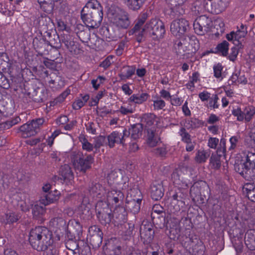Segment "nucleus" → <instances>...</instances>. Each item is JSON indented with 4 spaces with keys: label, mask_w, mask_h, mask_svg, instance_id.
Returning a JSON list of instances; mask_svg holds the SVG:
<instances>
[{
    "label": "nucleus",
    "mask_w": 255,
    "mask_h": 255,
    "mask_svg": "<svg viewBox=\"0 0 255 255\" xmlns=\"http://www.w3.org/2000/svg\"><path fill=\"white\" fill-rule=\"evenodd\" d=\"M29 241L34 249L43 251V255H58V250L52 246V234L46 227L39 226L32 229Z\"/></svg>",
    "instance_id": "nucleus-1"
},
{
    "label": "nucleus",
    "mask_w": 255,
    "mask_h": 255,
    "mask_svg": "<svg viewBox=\"0 0 255 255\" xmlns=\"http://www.w3.org/2000/svg\"><path fill=\"white\" fill-rule=\"evenodd\" d=\"M102 7L97 0L89 1L81 11V18L84 23L92 28H98L103 19Z\"/></svg>",
    "instance_id": "nucleus-2"
},
{
    "label": "nucleus",
    "mask_w": 255,
    "mask_h": 255,
    "mask_svg": "<svg viewBox=\"0 0 255 255\" xmlns=\"http://www.w3.org/2000/svg\"><path fill=\"white\" fill-rule=\"evenodd\" d=\"M71 159L74 167L83 172L91 168L94 161L93 156L87 155L84 157L81 151H73L71 154Z\"/></svg>",
    "instance_id": "nucleus-3"
},
{
    "label": "nucleus",
    "mask_w": 255,
    "mask_h": 255,
    "mask_svg": "<svg viewBox=\"0 0 255 255\" xmlns=\"http://www.w3.org/2000/svg\"><path fill=\"white\" fill-rule=\"evenodd\" d=\"M143 32H148L153 35V38H161L163 36L165 30L162 21L157 18H153L148 21L142 29Z\"/></svg>",
    "instance_id": "nucleus-4"
},
{
    "label": "nucleus",
    "mask_w": 255,
    "mask_h": 255,
    "mask_svg": "<svg viewBox=\"0 0 255 255\" xmlns=\"http://www.w3.org/2000/svg\"><path fill=\"white\" fill-rule=\"evenodd\" d=\"M44 122V119L39 118L23 125L19 128L20 135L23 138L35 135L38 132Z\"/></svg>",
    "instance_id": "nucleus-5"
},
{
    "label": "nucleus",
    "mask_w": 255,
    "mask_h": 255,
    "mask_svg": "<svg viewBox=\"0 0 255 255\" xmlns=\"http://www.w3.org/2000/svg\"><path fill=\"white\" fill-rule=\"evenodd\" d=\"M210 18L203 15L198 17L194 22L195 32L198 35H203L207 33L211 26Z\"/></svg>",
    "instance_id": "nucleus-6"
},
{
    "label": "nucleus",
    "mask_w": 255,
    "mask_h": 255,
    "mask_svg": "<svg viewBox=\"0 0 255 255\" xmlns=\"http://www.w3.org/2000/svg\"><path fill=\"white\" fill-rule=\"evenodd\" d=\"M180 219L176 218H171L168 221L169 227V238L179 242L183 241L182 238L180 234L181 227L180 225Z\"/></svg>",
    "instance_id": "nucleus-7"
},
{
    "label": "nucleus",
    "mask_w": 255,
    "mask_h": 255,
    "mask_svg": "<svg viewBox=\"0 0 255 255\" xmlns=\"http://www.w3.org/2000/svg\"><path fill=\"white\" fill-rule=\"evenodd\" d=\"M189 28V22L184 18H179L172 21L170 25L171 33L177 37L183 35Z\"/></svg>",
    "instance_id": "nucleus-8"
},
{
    "label": "nucleus",
    "mask_w": 255,
    "mask_h": 255,
    "mask_svg": "<svg viewBox=\"0 0 255 255\" xmlns=\"http://www.w3.org/2000/svg\"><path fill=\"white\" fill-rule=\"evenodd\" d=\"M129 132L124 129L122 132L114 131L107 136L109 146L112 148L115 143L124 145L126 138L128 137Z\"/></svg>",
    "instance_id": "nucleus-9"
},
{
    "label": "nucleus",
    "mask_w": 255,
    "mask_h": 255,
    "mask_svg": "<svg viewBox=\"0 0 255 255\" xmlns=\"http://www.w3.org/2000/svg\"><path fill=\"white\" fill-rule=\"evenodd\" d=\"M232 114L237 117V120L239 121H243L245 120L246 122H249L255 114V108L253 106H248L243 111L241 109L237 108L232 111Z\"/></svg>",
    "instance_id": "nucleus-10"
},
{
    "label": "nucleus",
    "mask_w": 255,
    "mask_h": 255,
    "mask_svg": "<svg viewBox=\"0 0 255 255\" xmlns=\"http://www.w3.org/2000/svg\"><path fill=\"white\" fill-rule=\"evenodd\" d=\"M255 163V153L252 152H249L246 157V161L241 163L239 165V172L244 177H246L247 171L252 170L253 173H255V168L253 167V164Z\"/></svg>",
    "instance_id": "nucleus-11"
},
{
    "label": "nucleus",
    "mask_w": 255,
    "mask_h": 255,
    "mask_svg": "<svg viewBox=\"0 0 255 255\" xmlns=\"http://www.w3.org/2000/svg\"><path fill=\"white\" fill-rule=\"evenodd\" d=\"M147 145L150 147H154L160 141L159 130L157 127H152L144 129Z\"/></svg>",
    "instance_id": "nucleus-12"
},
{
    "label": "nucleus",
    "mask_w": 255,
    "mask_h": 255,
    "mask_svg": "<svg viewBox=\"0 0 255 255\" xmlns=\"http://www.w3.org/2000/svg\"><path fill=\"white\" fill-rule=\"evenodd\" d=\"M188 40L186 37H182L177 40L174 45V49L176 54L179 56L190 57L188 48Z\"/></svg>",
    "instance_id": "nucleus-13"
},
{
    "label": "nucleus",
    "mask_w": 255,
    "mask_h": 255,
    "mask_svg": "<svg viewBox=\"0 0 255 255\" xmlns=\"http://www.w3.org/2000/svg\"><path fill=\"white\" fill-rule=\"evenodd\" d=\"M210 7L208 12L219 14L224 11L228 6L230 0H207Z\"/></svg>",
    "instance_id": "nucleus-14"
},
{
    "label": "nucleus",
    "mask_w": 255,
    "mask_h": 255,
    "mask_svg": "<svg viewBox=\"0 0 255 255\" xmlns=\"http://www.w3.org/2000/svg\"><path fill=\"white\" fill-rule=\"evenodd\" d=\"M112 23L119 28L126 29L130 25L128 14L125 11H121L116 14L112 19Z\"/></svg>",
    "instance_id": "nucleus-15"
},
{
    "label": "nucleus",
    "mask_w": 255,
    "mask_h": 255,
    "mask_svg": "<svg viewBox=\"0 0 255 255\" xmlns=\"http://www.w3.org/2000/svg\"><path fill=\"white\" fill-rule=\"evenodd\" d=\"M210 7L207 0H197L195 1L191 7V12L195 15L203 13L205 11H208Z\"/></svg>",
    "instance_id": "nucleus-16"
},
{
    "label": "nucleus",
    "mask_w": 255,
    "mask_h": 255,
    "mask_svg": "<svg viewBox=\"0 0 255 255\" xmlns=\"http://www.w3.org/2000/svg\"><path fill=\"white\" fill-rule=\"evenodd\" d=\"M159 119L153 114L148 113L143 115L141 118L142 126L144 127V129L152 127H157L156 124Z\"/></svg>",
    "instance_id": "nucleus-17"
},
{
    "label": "nucleus",
    "mask_w": 255,
    "mask_h": 255,
    "mask_svg": "<svg viewBox=\"0 0 255 255\" xmlns=\"http://www.w3.org/2000/svg\"><path fill=\"white\" fill-rule=\"evenodd\" d=\"M60 192L55 190L47 194L43 195L40 198V203L44 206L54 203L59 200L60 197Z\"/></svg>",
    "instance_id": "nucleus-18"
},
{
    "label": "nucleus",
    "mask_w": 255,
    "mask_h": 255,
    "mask_svg": "<svg viewBox=\"0 0 255 255\" xmlns=\"http://www.w3.org/2000/svg\"><path fill=\"white\" fill-rule=\"evenodd\" d=\"M151 197L153 200H158L163 196V188L160 183H153L150 188Z\"/></svg>",
    "instance_id": "nucleus-19"
},
{
    "label": "nucleus",
    "mask_w": 255,
    "mask_h": 255,
    "mask_svg": "<svg viewBox=\"0 0 255 255\" xmlns=\"http://www.w3.org/2000/svg\"><path fill=\"white\" fill-rule=\"evenodd\" d=\"M20 218L19 215L14 212H7L0 216V223L10 224L17 222Z\"/></svg>",
    "instance_id": "nucleus-20"
},
{
    "label": "nucleus",
    "mask_w": 255,
    "mask_h": 255,
    "mask_svg": "<svg viewBox=\"0 0 255 255\" xmlns=\"http://www.w3.org/2000/svg\"><path fill=\"white\" fill-rule=\"evenodd\" d=\"M123 196L121 191L112 190L107 194V201L108 204H116L123 199Z\"/></svg>",
    "instance_id": "nucleus-21"
},
{
    "label": "nucleus",
    "mask_w": 255,
    "mask_h": 255,
    "mask_svg": "<svg viewBox=\"0 0 255 255\" xmlns=\"http://www.w3.org/2000/svg\"><path fill=\"white\" fill-rule=\"evenodd\" d=\"M241 27H243V30H238L236 32H231L226 36L227 39L229 41H236L239 43L240 40L244 38L247 33L246 27L243 24H241Z\"/></svg>",
    "instance_id": "nucleus-22"
},
{
    "label": "nucleus",
    "mask_w": 255,
    "mask_h": 255,
    "mask_svg": "<svg viewBox=\"0 0 255 255\" xmlns=\"http://www.w3.org/2000/svg\"><path fill=\"white\" fill-rule=\"evenodd\" d=\"M245 242L249 249L255 250V230H249L247 232Z\"/></svg>",
    "instance_id": "nucleus-23"
},
{
    "label": "nucleus",
    "mask_w": 255,
    "mask_h": 255,
    "mask_svg": "<svg viewBox=\"0 0 255 255\" xmlns=\"http://www.w3.org/2000/svg\"><path fill=\"white\" fill-rule=\"evenodd\" d=\"M135 69L133 66H126L121 69L119 76L122 80L129 79L135 73Z\"/></svg>",
    "instance_id": "nucleus-24"
},
{
    "label": "nucleus",
    "mask_w": 255,
    "mask_h": 255,
    "mask_svg": "<svg viewBox=\"0 0 255 255\" xmlns=\"http://www.w3.org/2000/svg\"><path fill=\"white\" fill-rule=\"evenodd\" d=\"M188 40V48L190 56L194 54L199 49V42L195 36L186 37Z\"/></svg>",
    "instance_id": "nucleus-25"
},
{
    "label": "nucleus",
    "mask_w": 255,
    "mask_h": 255,
    "mask_svg": "<svg viewBox=\"0 0 255 255\" xmlns=\"http://www.w3.org/2000/svg\"><path fill=\"white\" fill-rule=\"evenodd\" d=\"M59 174L65 181L72 180L74 178V175L71 168L68 164H65L61 167Z\"/></svg>",
    "instance_id": "nucleus-26"
},
{
    "label": "nucleus",
    "mask_w": 255,
    "mask_h": 255,
    "mask_svg": "<svg viewBox=\"0 0 255 255\" xmlns=\"http://www.w3.org/2000/svg\"><path fill=\"white\" fill-rule=\"evenodd\" d=\"M104 189L99 183H92L89 187V191L94 197H97L98 198H102V195L104 193Z\"/></svg>",
    "instance_id": "nucleus-27"
},
{
    "label": "nucleus",
    "mask_w": 255,
    "mask_h": 255,
    "mask_svg": "<svg viewBox=\"0 0 255 255\" xmlns=\"http://www.w3.org/2000/svg\"><path fill=\"white\" fill-rule=\"evenodd\" d=\"M149 95L146 93H137L132 95L128 101L137 104H141L146 101Z\"/></svg>",
    "instance_id": "nucleus-28"
},
{
    "label": "nucleus",
    "mask_w": 255,
    "mask_h": 255,
    "mask_svg": "<svg viewBox=\"0 0 255 255\" xmlns=\"http://www.w3.org/2000/svg\"><path fill=\"white\" fill-rule=\"evenodd\" d=\"M174 183L177 185L187 186V183L182 176V172L179 170L174 171L171 176Z\"/></svg>",
    "instance_id": "nucleus-29"
},
{
    "label": "nucleus",
    "mask_w": 255,
    "mask_h": 255,
    "mask_svg": "<svg viewBox=\"0 0 255 255\" xmlns=\"http://www.w3.org/2000/svg\"><path fill=\"white\" fill-rule=\"evenodd\" d=\"M124 3L130 9H139L146 0H123Z\"/></svg>",
    "instance_id": "nucleus-30"
},
{
    "label": "nucleus",
    "mask_w": 255,
    "mask_h": 255,
    "mask_svg": "<svg viewBox=\"0 0 255 255\" xmlns=\"http://www.w3.org/2000/svg\"><path fill=\"white\" fill-rule=\"evenodd\" d=\"M40 6L43 10L47 13H49L52 11L54 6L55 0H37Z\"/></svg>",
    "instance_id": "nucleus-31"
},
{
    "label": "nucleus",
    "mask_w": 255,
    "mask_h": 255,
    "mask_svg": "<svg viewBox=\"0 0 255 255\" xmlns=\"http://www.w3.org/2000/svg\"><path fill=\"white\" fill-rule=\"evenodd\" d=\"M142 126L141 124H136L133 125L130 131H128L129 134H131V136L132 138L136 139L141 136L142 131Z\"/></svg>",
    "instance_id": "nucleus-32"
},
{
    "label": "nucleus",
    "mask_w": 255,
    "mask_h": 255,
    "mask_svg": "<svg viewBox=\"0 0 255 255\" xmlns=\"http://www.w3.org/2000/svg\"><path fill=\"white\" fill-rule=\"evenodd\" d=\"M98 217L103 224H109L112 218V215L110 212L107 211H98Z\"/></svg>",
    "instance_id": "nucleus-33"
},
{
    "label": "nucleus",
    "mask_w": 255,
    "mask_h": 255,
    "mask_svg": "<svg viewBox=\"0 0 255 255\" xmlns=\"http://www.w3.org/2000/svg\"><path fill=\"white\" fill-rule=\"evenodd\" d=\"M79 141L82 144V149L88 152L92 151L94 149V145L88 141L84 135L79 136Z\"/></svg>",
    "instance_id": "nucleus-34"
},
{
    "label": "nucleus",
    "mask_w": 255,
    "mask_h": 255,
    "mask_svg": "<svg viewBox=\"0 0 255 255\" xmlns=\"http://www.w3.org/2000/svg\"><path fill=\"white\" fill-rule=\"evenodd\" d=\"M209 156V154L205 150H198L195 157V161L199 163H204L205 162Z\"/></svg>",
    "instance_id": "nucleus-35"
},
{
    "label": "nucleus",
    "mask_w": 255,
    "mask_h": 255,
    "mask_svg": "<svg viewBox=\"0 0 255 255\" xmlns=\"http://www.w3.org/2000/svg\"><path fill=\"white\" fill-rule=\"evenodd\" d=\"M140 235L142 238L146 239V242H149L153 238L154 231L151 228H145L143 230L141 228Z\"/></svg>",
    "instance_id": "nucleus-36"
},
{
    "label": "nucleus",
    "mask_w": 255,
    "mask_h": 255,
    "mask_svg": "<svg viewBox=\"0 0 255 255\" xmlns=\"http://www.w3.org/2000/svg\"><path fill=\"white\" fill-rule=\"evenodd\" d=\"M193 254L194 255H203L204 253L205 246L201 241H198L193 247Z\"/></svg>",
    "instance_id": "nucleus-37"
},
{
    "label": "nucleus",
    "mask_w": 255,
    "mask_h": 255,
    "mask_svg": "<svg viewBox=\"0 0 255 255\" xmlns=\"http://www.w3.org/2000/svg\"><path fill=\"white\" fill-rule=\"evenodd\" d=\"M184 127L187 129H193L200 126V121L196 119H188L185 120Z\"/></svg>",
    "instance_id": "nucleus-38"
},
{
    "label": "nucleus",
    "mask_w": 255,
    "mask_h": 255,
    "mask_svg": "<svg viewBox=\"0 0 255 255\" xmlns=\"http://www.w3.org/2000/svg\"><path fill=\"white\" fill-rule=\"evenodd\" d=\"M65 224V221L62 218H54L52 219L49 222L50 226L55 229H60Z\"/></svg>",
    "instance_id": "nucleus-39"
},
{
    "label": "nucleus",
    "mask_w": 255,
    "mask_h": 255,
    "mask_svg": "<svg viewBox=\"0 0 255 255\" xmlns=\"http://www.w3.org/2000/svg\"><path fill=\"white\" fill-rule=\"evenodd\" d=\"M141 202L140 199H133L128 203V207L134 213H137L140 210Z\"/></svg>",
    "instance_id": "nucleus-40"
},
{
    "label": "nucleus",
    "mask_w": 255,
    "mask_h": 255,
    "mask_svg": "<svg viewBox=\"0 0 255 255\" xmlns=\"http://www.w3.org/2000/svg\"><path fill=\"white\" fill-rule=\"evenodd\" d=\"M221 157L219 155L212 154L210 159V163L212 168L219 169L221 165Z\"/></svg>",
    "instance_id": "nucleus-41"
},
{
    "label": "nucleus",
    "mask_w": 255,
    "mask_h": 255,
    "mask_svg": "<svg viewBox=\"0 0 255 255\" xmlns=\"http://www.w3.org/2000/svg\"><path fill=\"white\" fill-rule=\"evenodd\" d=\"M165 106V101L160 97H157L153 100V107L154 110H162Z\"/></svg>",
    "instance_id": "nucleus-42"
},
{
    "label": "nucleus",
    "mask_w": 255,
    "mask_h": 255,
    "mask_svg": "<svg viewBox=\"0 0 255 255\" xmlns=\"http://www.w3.org/2000/svg\"><path fill=\"white\" fill-rule=\"evenodd\" d=\"M216 48L219 52L222 53L223 56H227L229 50V43L226 41H224L219 44Z\"/></svg>",
    "instance_id": "nucleus-43"
},
{
    "label": "nucleus",
    "mask_w": 255,
    "mask_h": 255,
    "mask_svg": "<svg viewBox=\"0 0 255 255\" xmlns=\"http://www.w3.org/2000/svg\"><path fill=\"white\" fill-rule=\"evenodd\" d=\"M125 228L127 230L123 231L122 235L124 237L125 240H127L132 236L134 226L131 224L128 223L125 225Z\"/></svg>",
    "instance_id": "nucleus-44"
},
{
    "label": "nucleus",
    "mask_w": 255,
    "mask_h": 255,
    "mask_svg": "<svg viewBox=\"0 0 255 255\" xmlns=\"http://www.w3.org/2000/svg\"><path fill=\"white\" fill-rule=\"evenodd\" d=\"M166 1L172 5H175V6H181V9L179 11V13L180 14L184 13L185 6H184V5L187 0H166Z\"/></svg>",
    "instance_id": "nucleus-45"
},
{
    "label": "nucleus",
    "mask_w": 255,
    "mask_h": 255,
    "mask_svg": "<svg viewBox=\"0 0 255 255\" xmlns=\"http://www.w3.org/2000/svg\"><path fill=\"white\" fill-rule=\"evenodd\" d=\"M148 15V14L146 12L142 13L140 14V15L139 17L138 21L137 23L135 25L133 30L134 32H136V31H137L140 27L142 25V24L144 23L145 20L147 19Z\"/></svg>",
    "instance_id": "nucleus-46"
},
{
    "label": "nucleus",
    "mask_w": 255,
    "mask_h": 255,
    "mask_svg": "<svg viewBox=\"0 0 255 255\" xmlns=\"http://www.w3.org/2000/svg\"><path fill=\"white\" fill-rule=\"evenodd\" d=\"M223 67L221 64L218 63L213 67L214 75L217 78L222 80L223 78L222 71Z\"/></svg>",
    "instance_id": "nucleus-47"
},
{
    "label": "nucleus",
    "mask_w": 255,
    "mask_h": 255,
    "mask_svg": "<svg viewBox=\"0 0 255 255\" xmlns=\"http://www.w3.org/2000/svg\"><path fill=\"white\" fill-rule=\"evenodd\" d=\"M226 151V140L225 139L222 138L220 140V145L217 148L216 155H219L220 157L225 156Z\"/></svg>",
    "instance_id": "nucleus-48"
},
{
    "label": "nucleus",
    "mask_w": 255,
    "mask_h": 255,
    "mask_svg": "<svg viewBox=\"0 0 255 255\" xmlns=\"http://www.w3.org/2000/svg\"><path fill=\"white\" fill-rule=\"evenodd\" d=\"M209 101L208 104V107L213 109H218L219 104L218 103L219 98L217 95H213L209 99Z\"/></svg>",
    "instance_id": "nucleus-49"
},
{
    "label": "nucleus",
    "mask_w": 255,
    "mask_h": 255,
    "mask_svg": "<svg viewBox=\"0 0 255 255\" xmlns=\"http://www.w3.org/2000/svg\"><path fill=\"white\" fill-rule=\"evenodd\" d=\"M45 212L44 208L38 205H35L32 209V213L34 217L37 218L40 215H43Z\"/></svg>",
    "instance_id": "nucleus-50"
},
{
    "label": "nucleus",
    "mask_w": 255,
    "mask_h": 255,
    "mask_svg": "<svg viewBox=\"0 0 255 255\" xmlns=\"http://www.w3.org/2000/svg\"><path fill=\"white\" fill-rule=\"evenodd\" d=\"M105 77L101 76H99L96 79H93L91 81V84L93 87L95 89L97 90L100 87V85L103 84L105 81Z\"/></svg>",
    "instance_id": "nucleus-51"
},
{
    "label": "nucleus",
    "mask_w": 255,
    "mask_h": 255,
    "mask_svg": "<svg viewBox=\"0 0 255 255\" xmlns=\"http://www.w3.org/2000/svg\"><path fill=\"white\" fill-rule=\"evenodd\" d=\"M134 111V109L130 105L121 106L119 110V112L124 115L132 114Z\"/></svg>",
    "instance_id": "nucleus-52"
},
{
    "label": "nucleus",
    "mask_w": 255,
    "mask_h": 255,
    "mask_svg": "<svg viewBox=\"0 0 255 255\" xmlns=\"http://www.w3.org/2000/svg\"><path fill=\"white\" fill-rule=\"evenodd\" d=\"M114 56L113 55L108 56L107 58L100 64V66L105 69L108 68L114 62Z\"/></svg>",
    "instance_id": "nucleus-53"
},
{
    "label": "nucleus",
    "mask_w": 255,
    "mask_h": 255,
    "mask_svg": "<svg viewBox=\"0 0 255 255\" xmlns=\"http://www.w3.org/2000/svg\"><path fill=\"white\" fill-rule=\"evenodd\" d=\"M179 133L182 137V140L184 142H187L191 140L190 135L187 132H186V129L184 128H182Z\"/></svg>",
    "instance_id": "nucleus-54"
},
{
    "label": "nucleus",
    "mask_w": 255,
    "mask_h": 255,
    "mask_svg": "<svg viewBox=\"0 0 255 255\" xmlns=\"http://www.w3.org/2000/svg\"><path fill=\"white\" fill-rule=\"evenodd\" d=\"M219 143V139L216 137H210L208 141V146L213 149H215Z\"/></svg>",
    "instance_id": "nucleus-55"
},
{
    "label": "nucleus",
    "mask_w": 255,
    "mask_h": 255,
    "mask_svg": "<svg viewBox=\"0 0 255 255\" xmlns=\"http://www.w3.org/2000/svg\"><path fill=\"white\" fill-rule=\"evenodd\" d=\"M247 196L248 198L252 202H255V187L252 189L247 188Z\"/></svg>",
    "instance_id": "nucleus-56"
},
{
    "label": "nucleus",
    "mask_w": 255,
    "mask_h": 255,
    "mask_svg": "<svg viewBox=\"0 0 255 255\" xmlns=\"http://www.w3.org/2000/svg\"><path fill=\"white\" fill-rule=\"evenodd\" d=\"M92 231H95L96 232H97V234L96 235H93L94 237L96 238H98L99 241V243L101 244L102 242V238L101 237V235H100V229L98 227H96V226H91L89 228V232H91Z\"/></svg>",
    "instance_id": "nucleus-57"
},
{
    "label": "nucleus",
    "mask_w": 255,
    "mask_h": 255,
    "mask_svg": "<svg viewBox=\"0 0 255 255\" xmlns=\"http://www.w3.org/2000/svg\"><path fill=\"white\" fill-rule=\"evenodd\" d=\"M105 91H101L98 92L96 96L93 98L91 106H95L98 104L99 101L103 97Z\"/></svg>",
    "instance_id": "nucleus-58"
},
{
    "label": "nucleus",
    "mask_w": 255,
    "mask_h": 255,
    "mask_svg": "<svg viewBox=\"0 0 255 255\" xmlns=\"http://www.w3.org/2000/svg\"><path fill=\"white\" fill-rule=\"evenodd\" d=\"M238 53V48L236 47H233L231 48V51L229 56V59L231 61H234L236 59Z\"/></svg>",
    "instance_id": "nucleus-59"
},
{
    "label": "nucleus",
    "mask_w": 255,
    "mask_h": 255,
    "mask_svg": "<svg viewBox=\"0 0 255 255\" xmlns=\"http://www.w3.org/2000/svg\"><path fill=\"white\" fill-rule=\"evenodd\" d=\"M220 120L219 117L217 116L215 114H211L207 119V122L209 124H216Z\"/></svg>",
    "instance_id": "nucleus-60"
},
{
    "label": "nucleus",
    "mask_w": 255,
    "mask_h": 255,
    "mask_svg": "<svg viewBox=\"0 0 255 255\" xmlns=\"http://www.w3.org/2000/svg\"><path fill=\"white\" fill-rule=\"evenodd\" d=\"M167 152V150L166 147L164 145L157 147L155 150V153L161 156H164L166 154Z\"/></svg>",
    "instance_id": "nucleus-61"
},
{
    "label": "nucleus",
    "mask_w": 255,
    "mask_h": 255,
    "mask_svg": "<svg viewBox=\"0 0 255 255\" xmlns=\"http://www.w3.org/2000/svg\"><path fill=\"white\" fill-rule=\"evenodd\" d=\"M169 101H170L171 104L175 106H180L183 102L180 98L175 97H173L172 96Z\"/></svg>",
    "instance_id": "nucleus-62"
},
{
    "label": "nucleus",
    "mask_w": 255,
    "mask_h": 255,
    "mask_svg": "<svg viewBox=\"0 0 255 255\" xmlns=\"http://www.w3.org/2000/svg\"><path fill=\"white\" fill-rule=\"evenodd\" d=\"M104 142V138L100 137L96 139L94 143V147L96 149H98L103 144Z\"/></svg>",
    "instance_id": "nucleus-63"
},
{
    "label": "nucleus",
    "mask_w": 255,
    "mask_h": 255,
    "mask_svg": "<svg viewBox=\"0 0 255 255\" xmlns=\"http://www.w3.org/2000/svg\"><path fill=\"white\" fill-rule=\"evenodd\" d=\"M159 94L161 97L167 101H169L172 97L168 91L164 89L161 90Z\"/></svg>",
    "instance_id": "nucleus-64"
}]
</instances>
